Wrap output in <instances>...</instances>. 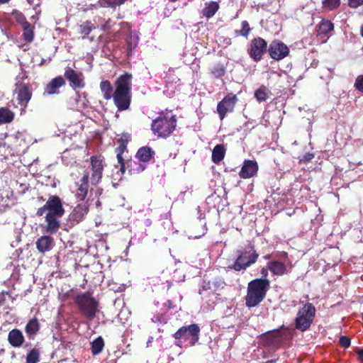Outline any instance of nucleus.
<instances>
[{"label":"nucleus","mask_w":363,"mask_h":363,"mask_svg":"<svg viewBox=\"0 0 363 363\" xmlns=\"http://www.w3.org/2000/svg\"><path fill=\"white\" fill-rule=\"evenodd\" d=\"M45 212V225L42 226L43 231L50 235L55 234L60 228V219L65 213L62 201L58 196H50L45 205L38 208L36 216H42Z\"/></svg>","instance_id":"nucleus-1"},{"label":"nucleus","mask_w":363,"mask_h":363,"mask_svg":"<svg viewBox=\"0 0 363 363\" xmlns=\"http://www.w3.org/2000/svg\"><path fill=\"white\" fill-rule=\"evenodd\" d=\"M132 79L131 74L125 72L120 75L114 83L116 89L111 98L119 111H125L130 107L132 98Z\"/></svg>","instance_id":"nucleus-2"},{"label":"nucleus","mask_w":363,"mask_h":363,"mask_svg":"<svg viewBox=\"0 0 363 363\" xmlns=\"http://www.w3.org/2000/svg\"><path fill=\"white\" fill-rule=\"evenodd\" d=\"M270 288L268 279H255L248 283L245 305L248 308L257 306L266 297Z\"/></svg>","instance_id":"nucleus-3"},{"label":"nucleus","mask_w":363,"mask_h":363,"mask_svg":"<svg viewBox=\"0 0 363 363\" xmlns=\"http://www.w3.org/2000/svg\"><path fill=\"white\" fill-rule=\"evenodd\" d=\"M177 118L175 115L168 116L163 112L152 121L151 130L157 138H167L176 129Z\"/></svg>","instance_id":"nucleus-4"},{"label":"nucleus","mask_w":363,"mask_h":363,"mask_svg":"<svg viewBox=\"0 0 363 363\" xmlns=\"http://www.w3.org/2000/svg\"><path fill=\"white\" fill-rule=\"evenodd\" d=\"M74 301L81 313L86 319L93 320L99 312V303L90 291L77 294L74 298Z\"/></svg>","instance_id":"nucleus-5"},{"label":"nucleus","mask_w":363,"mask_h":363,"mask_svg":"<svg viewBox=\"0 0 363 363\" xmlns=\"http://www.w3.org/2000/svg\"><path fill=\"white\" fill-rule=\"evenodd\" d=\"M316 309L313 303H306L301 307L294 320L297 330L304 332L308 330L315 317Z\"/></svg>","instance_id":"nucleus-6"},{"label":"nucleus","mask_w":363,"mask_h":363,"mask_svg":"<svg viewBox=\"0 0 363 363\" xmlns=\"http://www.w3.org/2000/svg\"><path fill=\"white\" fill-rule=\"evenodd\" d=\"M236 254L238 255L236 259L232 264L228 267L229 269H233L235 272L246 270L255 264L259 257V254L255 250L254 246L250 247V252L238 250Z\"/></svg>","instance_id":"nucleus-7"},{"label":"nucleus","mask_w":363,"mask_h":363,"mask_svg":"<svg viewBox=\"0 0 363 363\" xmlns=\"http://www.w3.org/2000/svg\"><path fill=\"white\" fill-rule=\"evenodd\" d=\"M284 334L280 329L267 331L259 336V342L261 345L277 350L282 347Z\"/></svg>","instance_id":"nucleus-8"},{"label":"nucleus","mask_w":363,"mask_h":363,"mask_svg":"<svg viewBox=\"0 0 363 363\" xmlns=\"http://www.w3.org/2000/svg\"><path fill=\"white\" fill-rule=\"evenodd\" d=\"M200 328L197 324H191L188 326L181 327L176 333L173 334V337L176 340L184 339L185 340H190L191 346H194L199 340Z\"/></svg>","instance_id":"nucleus-9"},{"label":"nucleus","mask_w":363,"mask_h":363,"mask_svg":"<svg viewBox=\"0 0 363 363\" xmlns=\"http://www.w3.org/2000/svg\"><path fill=\"white\" fill-rule=\"evenodd\" d=\"M267 41L260 37L254 38L250 43L247 53L250 58L257 62L263 58V55L268 51Z\"/></svg>","instance_id":"nucleus-10"},{"label":"nucleus","mask_w":363,"mask_h":363,"mask_svg":"<svg viewBox=\"0 0 363 363\" xmlns=\"http://www.w3.org/2000/svg\"><path fill=\"white\" fill-rule=\"evenodd\" d=\"M91 163V182L92 185H97L102 179L104 161V157L101 155H93L90 157Z\"/></svg>","instance_id":"nucleus-11"},{"label":"nucleus","mask_w":363,"mask_h":363,"mask_svg":"<svg viewBox=\"0 0 363 363\" xmlns=\"http://www.w3.org/2000/svg\"><path fill=\"white\" fill-rule=\"evenodd\" d=\"M268 53L272 59L279 61L289 55V48L282 41L274 40L269 45Z\"/></svg>","instance_id":"nucleus-12"},{"label":"nucleus","mask_w":363,"mask_h":363,"mask_svg":"<svg viewBox=\"0 0 363 363\" xmlns=\"http://www.w3.org/2000/svg\"><path fill=\"white\" fill-rule=\"evenodd\" d=\"M238 101L235 94L227 95L217 105V111L220 120H223L227 113L233 112Z\"/></svg>","instance_id":"nucleus-13"},{"label":"nucleus","mask_w":363,"mask_h":363,"mask_svg":"<svg viewBox=\"0 0 363 363\" xmlns=\"http://www.w3.org/2000/svg\"><path fill=\"white\" fill-rule=\"evenodd\" d=\"M65 77L73 89H83L85 86L84 76L82 72H78L72 67H67L65 70Z\"/></svg>","instance_id":"nucleus-14"},{"label":"nucleus","mask_w":363,"mask_h":363,"mask_svg":"<svg viewBox=\"0 0 363 363\" xmlns=\"http://www.w3.org/2000/svg\"><path fill=\"white\" fill-rule=\"evenodd\" d=\"M18 105L26 108L33 95V87L30 84L21 83L16 89Z\"/></svg>","instance_id":"nucleus-15"},{"label":"nucleus","mask_w":363,"mask_h":363,"mask_svg":"<svg viewBox=\"0 0 363 363\" xmlns=\"http://www.w3.org/2000/svg\"><path fill=\"white\" fill-rule=\"evenodd\" d=\"M259 166L255 160H245L239 172L240 178L246 179L257 175Z\"/></svg>","instance_id":"nucleus-16"},{"label":"nucleus","mask_w":363,"mask_h":363,"mask_svg":"<svg viewBox=\"0 0 363 363\" xmlns=\"http://www.w3.org/2000/svg\"><path fill=\"white\" fill-rule=\"evenodd\" d=\"M89 173L85 172L80 180L76 182L77 190L75 196L79 201H84L87 196L89 187Z\"/></svg>","instance_id":"nucleus-17"},{"label":"nucleus","mask_w":363,"mask_h":363,"mask_svg":"<svg viewBox=\"0 0 363 363\" xmlns=\"http://www.w3.org/2000/svg\"><path fill=\"white\" fill-rule=\"evenodd\" d=\"M65 85V80L62 76H57L45 86L43 95H54L60 93L59 89Z\"/></svg>","instance_id":"nucleus-18"},{"label":"nucleus","mask_w":363,"mask_h":363,"mask_svg":"<svg viewBox=\"0 0 363 363\" xmlns=\"http://www.w3.org/2000/svg\"><path fill=\"white\" fill-rule=\"evenodd\" d=\"M89 211V207L85 203L78 204L69 214V219L72 223H79L84 220Z\"/></svg>","instance_id":"nucleus-19"},{"label":"nucleus","mask_w":363,"mask_h":363,"mask_svg":"<svg viewBox=\"0 0 363 363\" xmlns=\"http://www.w3.org/2000/svg\"><path fill=\"white\" fill-rule=\"evenodd\" d=\"M40 330V324L37 318L29 320L25 326V332L29 340H33Z\"/></svg>","instance_id":"nucleus-20"},{"label":"nucleus","mask_w":363,"mask_h":363,"mask_svg":"<svg viewBox=\"0 0 363 363\" xmlns=\"http://www.w3.org/2000/svg\"><path fill=\"white\" fill-rule=\"evenodd\" d=\"M7 340L12 347H20L23 345L25 341V337L21 330L14 328L9 331Z\"/></svg>","instance_id":"nucleus-21"},{"label":"nucleus","mask_w":363,"mask_h":363,"mask_svg":"<svg viewBox=\"0 0 363 363\" xmlns=\"http://www.w3.org/2000/svg\"><path fill=\"white\" fill-rule=\"evenodd\" d=\"M53 244V238L45 235L39 238L35 242L37 250L42 254L50 251L52 248Z\"/></svg>","instance_id":"nucleus-22"},{"label":"nucleus","mask_w":363,"mask_h":363,"mask_svg":"<svg viewBox=\"0 0 363 363\" xmlns=\"http://www.w3.org/2000/svg\"><path fill=\"white\" fill-rule=\"evenodd\" d=\"M155 155V152L151 147L145 146L138 149L135 157L139 162H143L142 164L146 165L145 163L150 162L152 160H154Z\"/></svg>","instance_id":"nucleus-23"},{"label":"nucleus","mask_w":363,"mask_h":363,"mask_svg":"<svg viewBox=\"0 0 363 363\" xmlns=\"http://www.w3.org/2000/svg\"><path fill=\"white\" fill-rule=\"evenodd\" d=\"M118 162L120 164V171L121 172L122 174H124V172H125V165H127L128 168H130L129 172H130V174L135 172H141L144 171L147 167L143 164H138L136 162L132 160H128L125 163L123 158H122V161Z\"/></svg>","instance_id":"nucleus-24"},{"label":"nucleus","mask_w":363,"mask_h":363,"mask_svg":"<svg viewBox=\"0 0 363 363\" xmlns=\"http://www.w3.org/2000/svg\"><path fill=\"white\" fill-rule=\"evenodd\" d=\"M219 9L220 5L217 1H211L209 2H206L205 6L201 11V14L203 16L209 19L216 13Z\"/></svg>","instance_id":"nucleus-25"},{"label":"nucleus","mask_w":363,"mask_h":363,"mask_svg":"<svg viewBox=\"0 0 363 363\" xmlns=\"http://www.w3.org/2000/svg\"><path fill=\"white\" fill-rule=\"evenodd\" d=\"M269 270L276 276H282L286 274L287 268L284 262L272 261L267 263Z\"/></svg>","instance_id":"nucleus-26"},{"label":"nucleus","mask_w":363,"mask_h":363,"mask_svg":"<svg viewBox=\"0 0 363 363\" xmlns=\"http://www.w3.org/2000/svg\"><path fill=\"white\" fill-rule=\"evenodd\" d=\"M334 29V24L331 21L323 18L318 25L317 35L325 36Z\"/></svg>","instance_id":"nucleus-27"},{"label":"nucleus","mask_w":363,"mask_h":363,"mask_svg":"<svg viewBox=\"0 0 363 363\" xmlns=\"http://www.w3.org/2000/svg\"><path fill=\"white\" fill-rule=\"evenodd\" d=\"M78 33L82 35V39L89 37V33L96 29V26L90 21H86L80 23L78 27Z\"/></svg>","instance_id":"nucleus-28"},{"label":"nucleus","mask_w":363,"mask_h":363,"mask_svg":"<svg viewBox=\"0 0 363 363\" xmlns=\"http://www.w3.org/2000/svg\"><path fill=\"white\" fill-rule=\"evenodd\" d=\"M225 148L223 145H216L212 151V161L213 163L219 164L225 157Z\"/></svg>","instance_id":"nucleus-29"},{"label":"nucleus","mask_w":363,"mask_h":363,"mask_svg":"<svg viewBox=\"0 0 363 363\" xmlns=\"http://www.w3.org/2000/svg\"><path fill=\"white\" fill-rule=\"evenodd\" d=\"M14 113L7 107L0 108V124L9 123L14 118Z\"/></svg>","instance_id":"nucleus-30"},{"label":"nucleus","mask_w":363,"mask_h":363,"mask_svg":"<svg viewBox=\"0 0 363 363\" xmlns=\"http://www.w3.org/2000/svg\"><path fill=\"white\" fill-rule=\"evenodd\" d=\"M104 345L103 337L101 336L96 337L91 342V354L94 356L100 354L103 351Z\"/></svg>","instance_id":"nucleus-31"},{"label":"nucleus","mask_w":363,"mask_h":363,"mask_svg":"<svg viewBox=\"0 0 363 363\" xmlns=\"http://www.w3.org/2000/svg\"><path fill=\"white\" fill-rule=\"evenodd\" d=\"M100 89L103 93V97L105 100L111 99L113 92L112 85L109 81H101L100 83Z\"/></svg>","instance_id":"nucleus-32"},{"label":"nucleus","mask_w":363,"mask_h":363,"mask_svg":"<svg viewBox=\"0 0 363 363\" xmlns=\"http://www.w3.org/2000/svg\"><path fill=\"white\" fill-rule=\"evenodd\" d=\"M34 26L30 23H26L25 26H22L23 30V38L26 43H31L34 39Z\"/></svg>","instance_id":"nucleus-33"},{"label":"nucleus","mask_w":363,"mask_h":363,"mask_svg":"<svg viewBox=\"0 0 363 363\" xmlns=\"http://www.w3.org/2000/svg\"><path fill=\"white\" fill-rule=\"evenodd\" d=\"M128 139L125 137H121L118 140V146L116 148V157L118 161H122L123 154L126 150L128 145Z\"/></svg>","instance_id":"nucleus-34"},{"label":"nucleus","mask_w":363,"mask_h":363,"mask_svg":"<svg viewBox=\"0 0 363 363\" xmlns=\"http://www.w3.org/2000/svg\"><path fill=\"white\" fill-rule=\"evenodd\" d=\"M269 91L265 86H261L255 91V97L259 102L265 101L269 97Z\"/></svg>","instance_id":"nucleus-35"},{"label":"nucleus","mask_w":363,"mask_h":363,"mask_svg":"<svg viewBox=\"0 0 363 363\" xmlns=\"http://www.w3.org/2000/svg\"><path fill=\"white\" fill-rule=\"evenodd\" d=\"M40 352L38 348L31 349L26 355V363H38L40 361Z\"/></svg>","instance_id":"nucleus-36"},{"label":"nucleus","mask_w":363,"mask_h":363,"mask_svg":"<svg viewBox=\"0 0 363 363\" xmlns=\"http://www.w3.org/2000/svg\"><path fill=\"white\" fill-rule=\"evenodd\" d=\"M323 7L328 11L337 9L340 5V0H323Z\"/></svg>","instance_id":"nucleus-37"},{"label":"nucleus","mask_w":363,"mask_h":363,"mask_svg":"<svg viewBox=\"0 0 363 363\" xmlns=\"http://www.w3.org/2000/svg\"><path fill=\"white\" fill-rule=\"evenodd\" d=\"M211 73L215 77L218 78L225 75V68L223 65H218L211 69Z\"/></svg>","instance_id":"nucleus-38"},{"label":"nucleus","mask_w":363,"mask_h":363,"mask_svg":"<svg viewBox=\"0 0 363 363\" xmlns=\"http://www.w3.org/2000/svg\"><path fill=\"white\" fill-rule=\"evenodd\" d=\"M242 28L240 30V33H241V36L247 38L252 28L250 26L249 23L247 21H242L241 23Z\"/></svg>","instance_id":"nucleus-39"},{"label":"nucleus","mask_w":363,"mask_h":363,"mask_svg":"<svg viewBox=\"0 0 363 363\" xmlns=\"http://www.w3.org/2000/svg\"><path fill=\"white\" fill-rule=\"evenodd\" d=\"M127 0H101L102 4L113 9L123 4Z\"/></svg>","instance_id":"nucleus-40"},{"label":"nucleus","mask_w":363,"mask_h":363,"mask_svg":"<svg viewBox=\"0 0 363 363\" xmlns=\"http://www.w3.org/2000/svg\"><path fill=\"white\" fill-rule=\"evenodd\" d=\"M13 15L16 22L21 24V26H23L26 25V23H29L27 21L26 16L22 13L16 12Z\"/></svg>","instance_id":"nucleus-41"},{"label":"nucleus","mask_w":363,"mask_h":363,"mask_svg":"<svg viewBox=\"0 0 363 363\" xmlns=\"http://www.w3.org/2000/svg\"><path fill=\"white\" fill-rule=\"evenodd\" d=\"M339 344L341 347L347 348L351 344L350 338L346 335H342L339 339Z\"/></svg>","instance_id":"nucleus-42"},{"label":"nucleus","mask_w":363,"mask_h":363,"mask_svg":"<svg viewBox=\"0 0 363 363\" xmlns=\"http://www.w3.org/2000/svg\"><path fill=\"white\" fill-rule=\"evenodd\" d=\"M354 87L357 90L363 92V75H359L357 77Z\"/></svg>","instance_id":"nucleus-43"},{"label":"nucleus","mask_w":363,"mask_h":363,"mask_svg":"<svg viewBox=\"0 0 363 363\" xmlns=\"http://www.w3.org/2000/svg\"><path fill=\"white\" fill-rule=\"evenodd\" d=\"M313 158V153L307 152L299 160V163H307L311 161Z\"/></svg>","instance_id":"nucleus-44"},{"label":"nucleus","mask_w":363,"mask_h":363,"mask_svg":"<svg viewBox=\"0 0 363 363\" xmlns=\"http://www.w3.org/2000/svg\"><path fill=\"white\" fill-rule=\"evenodd\" d=\"M363 5V0H348V6L350 8L356 9Z\"/></svg>","instance_id":"nucleus-45"},{"label":"nucleus","mask_w":363,"mask_h":363,"mask_svg":"<svg viewBox=\"0 0 363 363\" xmlns=\"http://www.w3.org/2000/svg\"><path fill=\"white\" fill-rule=\"evenodd\" d=\"M211 286L210 281L206 282V281H204L202 286L199 289V293L200 294H201L203 291H208V290L211 289Z\"/></svg>","instance_id":"nucleus-46"},{"label":"nucleus","mask_w":363,"mask_h":363,"mask_svg":"<svg viewBox=\"0 0 363 363\" xmlns=\"http://www.w3.org/2000/svg\"><path fill=\"white\" fill-rule=\"evenodd\" d=\"M164 306L167 310H172L177 308V305L172 301V300H167L164 303Z\"/></svg>","instance_id":"nucleus-47"},{"label":"nucleus","mask_w":363,"mask_h":363,"mask_svg":"<svg viewBox=\"0 0 363 363\" xmlns=\"http://www.w3.org/2000/svg\"><path fill=\"white\" fill-rule=\"evenodd\" d=\"M4 295H8L9 296H11V292L9 291H1L0 293V303L1 302H3L4 301Z\"/></svg>","instance_id":"nucleus-48"},{"label":"nucleus","mask_w":363,"mask_h":363,"mask_svg":"<svg viewBox=\"0 0 363 363\" xmlns=\"http://www.w3.org/2000/svg\"><path fill=\"white\" fill-rule=\"evenodd\" d=\"M358 359L363 362V348L357 351Z\"/></svg>","instance_id":"nucleus-49"},{"label":"nucleus","mask_w":363,"mask_h":363,"mask_svg":"<svg viewBox=\"0 0 363 363\" xmlns=\"http://www.w3.org/2000/svg\"><path fill=\"white\" fill-rule=\"evenodd\" d=\"M268 268L266 269V268H262L261 269V274L262 276V279H267V276H268Z\"/></svg>","instance_id":"nucleus-50"},{"label":"nucleus","mask_w":363,"mask_h":363,"mask_svg":"<svg viewBox=\"0 0 363 363\" xmlns=\"http://www.w3.org/2000/svg\"><path fill=\"white\" fill-rule=\"evenodd\" d=\"M110 21H111L108 20L105 23V24L101 27L102 30L106 31L110 28V26H109Z\"/></svg>","instance_id":"nucleus-51"},{"label":"nucleus","mask_w":363,"mask_h":363,"mask_svg":"<svg viewBox=\"0 0 363 363\" xmlns=\"http://www.w3.org/2000/svg\"><path fill=\"white\" fill-rule=\"evenodd\" d=\"M235 37H239L241 36V33H240V30H235L234 32Z\"/></svg>","instance_id":"nucleus-52"},{"label":"nucleus","mask_w":363,"mask_h":363,"mask_svg":"<svg viewBox=\"0 0 363 363\" xmlns=\"http://www.w3.org/2000/svg\"><path fill=\"white\" fill-rule=\"evenodd\" d=\"M277 359H270L263 363H276Z\"/></svg>","instance_id":"nucleus-53"},{"label":"nucleus","mask_w":363,"mask_h":363,"mask_svg":"<svg viewBox=\"0 0 363 363\" xmlns=\"http://www.w3.org/2000/svg\"><path fill=\"white\" fill-rule=\"evenodd\" d=\"M10 0H0V4H7Z\"/></svg>","instance_id":"nucleus-54"},{"label":"nucleus","mask_w":363,"mask_h":363,"mask_svg":"<svg viewBox=\"0 0 363 363\" xmlns=\"http://www.w3.org/2000/svg\"><path fill=\"white\" fill-rule=\"evenodd\" d=\"M360 35L362 37H363V24L362 25L360 28Z\"/></svg>","instance_id":"nucleus-55"},{"label":"nucleus","mask_w":363,"mask_h":363,"mask_svg":"<svg viewBox=\"0 0 363 363\" xmlns=\"http://www.w3.org/2000/svg\"><path fill=\"white\" fill-rule=\"evenodd\" d=\"M38 199L39 201H45V199H44V198L43 196H39Z\"/></svg>","instance_id":"nucleus-56"},{"label":"nucleus","mask_w":363,"mask_h":363,"mask_svg":"<svg viewBox=\"0 0 363 363\" xmlns=\"http://www.w3.org/2000/svg\"><path fill=\"white\" fill-rule=\"evenodd\" d=\"M30 345H31V344H30V343H26V347H29V346H30Z\"/></svg>","instance_id":"nucleus-57"},{"label":"nucleus","mask_w":363,"mask_h":363,"mask_svg":"<svg viewBox=\"0 0 363 363\" xmlns=\"http://www.w3.org/2000/svg\"><path fill=\"white\" fill-rule=\"evenodd\" d=\"M178 1V0H169V1H170V2H176V1Z\"/></svg>","instance_id":"nucleus-58"},{"label":"nucleus","mask_w":363,"mask_h":363,"mask_svg":"<svg viewBox=\"0 0 363 363\" xmlns=\"http://www.w3.org/2000/svg\"><path fill=\"white\" fill-rule=\"evenodd\" d=\"M264 258L265 259H269V255L265 256Z\"/></svg>","instance_id":"nucleus-59"},{"label":"nucleus","mask_w":363,"mask_h":363,"mask_svg":"<svg viewBox=\"0 0 363 363\" xmlns=\"http://www.w3.org/2000/svg\"><path fill=\"white\" fill-rule=\"evenodd\" d=\"M362 319L363 320V313H362Z\"/></svg>","instance_id":"nucleus-60"}]
</instances>
